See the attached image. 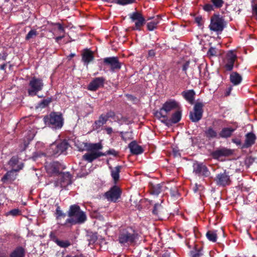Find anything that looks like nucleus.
<instances>
[{
  "instance_id": "nucleus-59",
  "label": "nucleus",
  "mask_w": 257,
  "mask_h": 257,
  "mask_svg": "<svg viewBox=\"0 0 257 257\" xmlns=\"http://www.w3.org/2000/svg\"><path fill=\"white\" fill-rule=\"evenodd\" d=\"M5 67H6V65L4 64V65H2L0 67V69L1 70H5Z\"/></svg>"
},
{
  "instance_id": "nucleus-62",
  "label": "nucleus",
  "mask_w": 257,
  "mask_h": 257,
  "mask_svg": "<svg viewBox=\"0 0 257 257\" xmlns=\"http://www.w3.org/2000/svg\"><path fill=\"white\" fill-rule=\"evenodd\" d=\"M27 145H28L27 144L25 143V144H24L25 147H24V148L22 150V151H24L25 149V148H26Z\"/></svg>"
},
{
  "instance_id": "nucleus-4",
  "label": "nucleus",
  "mask_w": 257,
  "mask_h": 257,
  "mask_svg": "<svg viewBox=\"0 0 257 257\" xmlns=\"http://www.w3.org/2000/svg\"><path fill=\"white\" fill-rule=\"evenodd\" d=\"M226 25V22L222 17L218 15H214L211 18L209 28L210 31L219 35L222 33Z\"/></svg>"
},
{
  "instance_id": "nucleus-39",
  "label": "nucleus",
  "mask_w": 257,
  "mask_h": 257,
  "mask_svg": "<svg viewBox=\"0 0 257 257\" xmlns=\"http://www.w3.org/2000/svg\"><path fill=\"white\" fill-rule=\"evenodd\" d=\"M120 134L121 135L122 139L124 141H126L132 139V135L131 133L120 132Z\"/></svg>"
},
{
  "instance_id": "nucleus-1",
  "label": "nucleus",
  "mask_w": 257,
  "mask_h": 257,
  "mask_svg": "<svg viewBox=\"0 0 257 257\" xmlns=\"http://www.w3.org/2000/svg\"><path fill=\"white\" fill-rule=\"evenodd\" d=\"M68 215L70 217L66 220L64 225L82 224L87 219L85 213L81 210L80 207L77 205L70 206L68 211Z\"/></svg>"
},
{
  "instance_id": "nucleus-17",
  "label": "nucleus",
  "mask_w": 257,
  "mask_h": 257,
  "mask_svg": "<svg viewBox=\"0 0 257 257\" xmlns=\"http://www.w3.org/2000/svg\"><path fill=\"white\" fill-rule=\"evenodd\" d=\"M181 111H177L172 114L170 118H168L167 116L165 118L162 119L161 121L167 125H170L179 122L181 118Z\"/></svg>"
},
{
  "instance_id": "nucleus-25",
  "label": "nucleus",
  "mask_w": 257,
  "mask_h": 257,
  "mask_svg": "<svg viewBox=\"0 0 257 257\" xmlns=\"http://www.w3.org/2000/svg\"><path fill=\"white\" fill-rule=\"evenodd\" d=\"M168 188L164 184H158L153 185L151 188V193L154 195H158L162 191H164Z\"/></svg>"
},
{
  "instance_id": "nucleus-53",
  "label": "nucleus",
  "mask_w": 257,
  "mask_h": 257,
  "mask_svg": "<svg viewBox=\"0 0 257 257\" xmlns=\"http://www.w3.org/2000/svg\"><path fill=\"white\" fill-rule=\"evenodd\" d=\"M107 154H110L115 156L116 155V152L114 150H110L107 152Z\"/></svg>"
},
{
  "instance_id": "nucleus-42",
  "label": "nucleus",
  "mask_w": 257,
  "mask_h": 257,
  "mask_svg": "<svg viewBox=\"0 0 257 257\" xmlns=\"http://www.w3.org/2000/svg\"><path fill=\"white\" fill-rule=\"evenodd\" d=\"M52 25L55 26V27L54 28V30L57 29L59 31V34H64L65 33V30L64 27L59 23L52 24Z\"/></svg>"
},
{
  "instance_id": "nucleus-23",
  "label": "nucleus",
  "mask_w": 257,
  "mask_h": 257,
  "mask_svg": "<svg viewBox=\"0 0 257 257\" xmlns=\"http://www.w3.org/2000/svg\"><path fill=\"white\" fill-rule=\"evenodd\" d=\"M121 168V166H117L114 168L109 167V169L111 172V176L115 183H116L119 180V172L120 171Z\"/></svg>"
},
{
  "instance_id": "nucleus-7",
  "label": "nucleus",
  "mask_w": 257,
  "mask_h": 257,
  "mask_svg": "<svg viewBox=\"0 0 257 257\" xmlns=\"http://www.w3.org/2000/svg\"><path fill=\"white\" fill-rule=\"evenodd\" d=\"M138 237V235L134 232H130L124 230L121 231L118 236V241L120 244H132Z\"/></svg>"
},
{
  "instance_id": "nucleus-51",
  "label": "nucleus",
  "mask_w": 257,
  "mask_h": 257,
  "mask_svg": "<svg viewBox=\"0 0 257 257\" xmlns=\"http://www.w3.org/2000/svg\"><path fill=\"white\" fill-rule=\"evenodd\" d=\"M105 130L108 135H111L113 132V130L111 127H106L105 128Z\"/></svg>"
},
{
  "instance_id": "nucleus-64",
  "label": "nucleus",
  "mask_w": 257,
  "mask_h": 257,
  "mask_svg": "<svg viewBox=\"0 0 257 257\" xmlns=\"http://www.w3.org/2000/svg\"><path fill=\"white\" fill-rule=\"evenodd\" d=\"M147 257H150V256L148 255Z\"/></svg>"
},
{
  "instance_id": "nucleus-56",
  "label": "nucleus",
  "mask_w": 257,
  "mask_h": 257,
  "mask_svg": "<svg viewBox=\"0 0 257 257\" xmlns=\"http://www.w3.org/2000/svg\"><path fill=\"white\" fill-rule=\"evenodd\" d=\"M149 55L150 56H154L155 55V52H154V50H151L149 51Z\"/></svg>"
},
{
  "instance_id": "nucleus-3",
  "label": "nucleus",
  "mask_w": 257,
  "mask_h": 257,
  "mask_svg": "<svg viewBox=\"0 0 257 257\" xmlns=\"http://www.w3.org/2000/svg\"><path fill=\"white\" fill-rule=\"evenodd\" d=\"M68 146V143L65 141L54 142L51 144L47 150L48 155L57 157L61 154L65 155Z\"/></svg>"
},
{
  "instance_id": "nucleus-63",
  "label": "nucleus",
  "mask_w": 257,
  "mask_h": 257,
  "mask_svg": "<svg viewBox=\"0 0 257 257\" xmlns=\"http://www.w3.org/2000/svg\"><path fill=\"white\" fill-rule=\"evenodd\" d=\"M196 21L197 22H198V23H199V19L198 18H197L196 19Z\"/></svg>"
},
{
  "instance_id": "nucleus-60",
  "label": "nucleus",
  "mask_w": 257,
  "mask_h": 257,
  "mask_svg": "<svg viewBox=\"0 0 257 257\" xmlns=\"http://www.w3.org/2000/svg\"><path fill=\"white\" fill-rule=\"evenodd\" d=\"M198 188L197 187H195L193 188V190L194 192H196L197 191Z\"/></svg>"
},
{
  "instance_id": "nucleus-58",
  "label": "nucleus",
  "mask_w": 257,
  "mask_h": 257,
  "mask_svg": "<svg viewBox=\"0 0 257 257\" xmlns=\"http://www.w3.org/2000/svg\"><path fill=\"white\" fill-rule=\"evenodd\" d=\"M199 255L200 254L199 253H196L192 254V257H199Z\"/></svg>"
},
{
  "instance_id": "nucleus-41",
  "label": "nucleus",
  "mask_w": 257,
  "mask_h": 257,
  "mask_svg": "<svg viewBox=\"0 0 257 257\" xmlns=\"http://www.w3.org/2000/svg\"><path fill=\"white\" fill-rule=\"evenodd\" d=\"M136 0H115V3L119 5L124 6L132 4Z\"/></svg>"
},
{
  "instance_id": "nucleus-5",
  "label": "nucleus",
  "mask_w": 257,
  "mask_h": 257,
  "mask_svg": "<svg viewBox=\"0 0 257 257\" xmlns=\"http://www.w3.org/2000/svg\"><path fill=\"white\" fill-rule=\"evenodd\" d=\"M44 121L50 127L56 130L61 128L63 124L61 114L56 112H52L49 115L45 116Z\"/></svg>"
},
{
  "instance_id": "nucleus-29",
  "label": "nucleus",
  "mask_w": 257,
  "mask_h": 257,
  "mask_svg": "<svg viewBox=\"0 0 257 257\" xmlns=\"http://www.w3.org/2000/svg\"><path fill=\"white\" fill-rule=\"evenodd\" d=\"M107 120L105 117L104 114H101L97 120H96L93 125V128L94 130H98L104 124L106 123Z\"/></svg>"
},
{
  "instance_id": "nucleus-2",
  "label": "nucleus",
  "mask_w": 257,
  "mask_h": 257,
  "mask_svg": "<svg viewBox=\"0 0 257 257\" xmlns=\"http://www.w3.org/2000/svg\"><path fill=\"white\" fill-rule=\"evenodd\" d=\"M179 103L174 99H170L165 102L159 110L157 111L155 115L156 117L161 120L167 116L168 113L171 110L177 109Z\"/></svg>"
},
{
  "instance_id": "nucleus-34",
  "label": "nucleus",
  "mask_w": 257,
  "mask_h": 257,
  "mask_svg": "<svg viewBox=\"0 0 257 257\" xmlns=\"http://www.w3.org/2000/svg\"><path fill=\"white\" fill-rule=\"evenodd\" d=\"M231 152L227 149H221L215 152L214 155L217 157L228 156L231 154Z\"/></svg>"
},
{
  "instance_id": "nucleus-52",
  "label": "nucleus",
  "mask_w": 257,
  "mask_h": 257,
  "mask_svg": "<svg viewBox=\"0 0 257 257\" xmlns=\"http://www.w3.org/2000/svg\"><path fill=\"white\" fill-rule=\"evenodd\" d=\"M232 89V87L231 86H230L229 87H228L226 90V92H225V96H228L230 95V92L231 91Z\"/></svg>"
},
{
  "instance_id": "nucleus-20",
  "label": "nucleus",
  "mask_w": 257,
  "mask_h": 257,
  "mask_svg": "<svg viewBox=\"0 0 257 257\" xmlns=\"http://www.w3.org/2000/svg\"><path fill=\"white\" fill-rule=\"evenodd\" d=\"M105 154L101 152H91L86 153L83 156V159L88 162H92L95 159L101 156H105Z\"/></svg>"
},
{
  "instance_id": "nucleus-11",
  "label": "nucleus",
  "mask_w": 257,
  "mask_h": 257,
  "mask_svg": "<svg viewBox=\"0 0 257 257\" xmlns=\"http://www.w3.org/2000/svg\"><path fill=\"white\" fill-rule=\"evenodd\" d=\"M18 163V159L16 157H13L11 158L9 162V164L13 167V169L11 171L8 172L2 178V181L5 182L7 180L11 179L10 176L13 172H17L20 170L22 169L23 167V164L20 163L15 168L16 165Z\"/></svg>"
},
{
  "instance_id": "nucleus-6",
  "label": "nucleus",
  "mask_w": 257,
  "mask_h": 257,
  "mask_svg": "<svg viewBox=\"0 0 257 257\" xmlns=\"http://www.w3.org/2000/svg\"><path fill=\"white\" fill-rule=\"evenodd\" d=\"M44 83L41 79L33 77L30 80L28 93L29 95L31 96H35L38 92L41 91L43 88Z\"/></svg>"
},
{
  "instance_id": "nucleus-13",
  "label": "nucleus",
  "mask_w": 257,
  "mask_h": 257,
  "mask_svg": "<svg viewBox=\"0 0 257 257\" xmlns=\"http://www.w3.org/2000/svg\"><path fill=\"white\" fill-rule=\"evenodd\" d=\"M104 65L108 66L112 72L119 70L121 68V63L116 57H106L103 59Z\"/></svg>"
},
{
  "instance_id": "nucleus-36",
  "label": "nucleus",
  "mask_w": 257,
  "mask_h": 257,
  "mask_svg": "<svg viewBox=\"0 0 257 257\" xmlns=\"http://www.w3.org/2000/svg\"><path fill=\"white\" fill-rule=\"evenodd\" d=\"M207 56L209 57H215L219 55V50L216 49L215 47H211L207 53Z\"/></svg>"
},
{
  "instance_id": "nucleus-54",
  "label": "nucleus",
  "mask_w": 257,
  "mask_h": 257,
  "mask_svg": "<svg viewBox=\"0 0 257 257\" xmlns=\"http://www.w3.org/2000/svg\"><path fill=\"white\" fill-rule=\"evenodd\" d=\"M160 205L159 204H156L154 206V209L153 210V213L154 214H157V209L158 207H159Z\"/></svg>"
},
{
  "instance_id": "nucleus-9",
  "label": "nucleus",
  "mask_w": 257,
  "mask_h": 257,
  "mask_svg": "<svg viewBox=\"0 0 257 257\" xmlns=\"http://www.w3.org/2000/svg\"><path fill=\"white\" fill-rule=\"evenodd\" d=\"M214 181L218 186L221 187L229 185L231 183L230 176L226 170L217 174Z\"/></svg>"
},
{
  "instance_id": "nucleus-10",
  "label": "nucleus",
  "mask_w": 257,
  "mask_h": 257,
  "mask_svg": "<svg viewBox=\"0 0 257 257\" xmlns=\"http://www.w3.org/2000/svg\"><path fill=\"white\" fill-rule=\"evenodd\" d=\"M203 104L201 102H197L194 106L193 111L190 112L189 116L193 122H197L200 120L203 114Z\"/></svg>"
},
{
  "instance_id": "nucleus-49",
  "label": "nucleus",
  "mask_w": 257,
  "mask_h": 257,
  "mask_svg": "<svg viewBox=\"0 0 257 257\" xmlns=\"http://www.w3.org/2000/svg\"><path fill=\"white\" fill-rule=\"evenodd\" d=\"M252 13L257 20V4L252 6Z\"/></svg>"
},
{
  "instance_id": "nucleus-26",
  "label": "nucleus",
  "mask_w": 257,
  "mask_h": 257,
  "mask_svg": "<svg viewBox=\"0 0 257 257\" xmlns=\"http://www.w3.org/2000/svg\"><path fill=\"white\" fill-rule=\"evenodd\" d=\"M230 80L234 85H237L241 83L242 77L238 73L233 72L230 75Z\"/></svg>"
},
{
  "instance_id": "nucleus-47",
  "label": "nucleus",
  "mask_w": 257,
  "mask_h": 257,
  "mask_svg": "<svg viewBox=\"0 0 257 257\" xmlns=\"http://www.w3.org/2000/svg\"><path fill=\"white\" fill-rule=\"evenodd\" d=\"M20 213V210L18 209H14L11 210L9 212V214L13 216H17L19 215Z\"/></svg>"
},
{
  "instance_id": "nucleus-55",
  "label": "nucleus",
  "mask_w": 257,
  "mask_h": 257,
  "mask_svg": "<svg viewBox=\"0 0 257 257\" xmlns=\"http://www.w3.org/2000/svg\"><path fill=\"white\" fill-rule=\"evenodd\" d=\"M64 37V35H63L62 36H59L55 38L56 41L57 42H58L59 41L61 40L62 39H63Z\"/></svg>"
},
{
  "instance_id": "nucleus-28",
  "label": "nucleus",
  "mask_w": 257,
  "mask_h": 257,
  "mask_svg": "<svg viewBox=\"0 0 257 257\" xmlns=\"http://www.w3.org/2000/svg\"><path fill=\"white\" fill-rule=\"evenodd\" d=\"M184 98L189 103L192 104L194 101L195 92L193 90L184 91L182 93Z\"/></svg>"
},
{
  "instance_id": "nucleus-16",
  "label": "nucleus",
  "mask_w": 257,
  "mask_h": 257,
  "mask_svg": "<svg viewBox=\"0 0 257 257\" xmlns=\"http://www.w3.org/2000/svg\"><path fill=\"white\" fill-rule=\"evenodd\" d=\"M104 81L105 79L103 77H96L89 84L88 89L91 91H96L103 86Z\"/></svg>"
},
{
  "instance_id": "nucleus-32",
  "label": "nucleus",
  "mask_w": 257,
  "mask_h": 257,
  "mask_svg": "<svg viewBox=\"0 0 257 257\" xmlns=\"http://www.w3.org/2000/svg\"><path fill=\"white\" fill-rule=\"evenodd\" d=\"M25 250L22 247H17L10 254V257H24Z\"/></svg>"
},
{
  "instance_id": "nucleus-33",
  "label": "nucleus",
  "mask_w": 257,
  "mask_h": 257,
  "mask_svg": "<svg viewBox=\"0 0 257 257\" xmlns=\"http://www.w3.org/2000/svg\"><path fill=\"white\" fill-rule=\"evenodd\" d=\"M160 18L158 16L154 19L151 22L147 24V28L149 31H153L157 28V25L159 23Z\"/></svg>"
},
{
  "instance_id": "nucleus-18",
  "label": "nucleus",
  "mask_w": 257,
  "mask_h": 257,
  "mask_svg": "<svg viewBox=\"0 0 257 257\" xmlns=\"http://www.w3.org/2000/svg\"><path fill=\"white\" fill-rule=\"evenodd\" d=\"M256 140V136L253 133H248L245 136V141L242 148H248L252 146Z\"/></svg>"
},
{
  "instance_id": "nucleus-14",
  "label": "nucleus",
  "mask_w": 257,
  "mask_h": 257,
  "mask_svg": "<svg viewBox=\"0 0 257 257\" xmlns=\"http://www.w3.org/2000/svg\"><path fill=\"white\" fill-rule=\"evenodd\" d=\"M120 194L119 188L114 186L105 193V196L108 200L115 202L120 197Z\"/></svg>"
},
{
  "instance_id": "nucleus-57",
  "label": "nucleus",
  "mask_w": 257,
  "mask_h": 257,
  "mask_svg": "<svg viewBox=\"0 0 257 257\" xmlns=\"http://www.w3.org/2000/svg\"><path fill=\"white\" fill-rule=\"evenodd\" d=\"M173 152H174L175 156H177L180 155V153L178 152V151H177L176 150H174Z\"/></svg>"
},
{
  "instance_id": "nucleus-30",
  "label": "nucleus",
  "mask_w": 257,
  "mask_h": 257,
  "mask_svg": "<svg viewBox=\"0 0 257 257\" xmlns=\"http://www.w3.org/2000/svg\"><path fill=\"white\" fill-rule=\"evenodd\" d=\"M205 134L206 137L209 139L218 138V134L217 132L211 127H209L206 130Z\"/></svg>"
},
{
  "instance_id": "nucleus-48",
  "label": "nucleus",
  "mask_w": 257,
  "mask_h": 257,
  "mask_svg": "<svg viewBox=\"0 0 257 257\" xmlns=\"http://www.w3.org/2000/svg\"><path fill=\"white\" fill-rule=\"evenodd\" d=\"M189 66V61L186 62L183 65L182 70H183V71H185L186 75H187V73L186 71L187 70V69L188 68Z\"/></svg>"
},
{
  "instance_id": "nucleus-43",
  "label": "nucleus",
  "mask_w": 257,
  "mask_h": 257,
  "mask_svg": "<svg viewBox=\"0 0 257 257\" xmlns=\"http://www.w3.org/2000/svg\"><path fill=\"white\" fill-rule=\"evenodd\" d=\"M51 101V99H47L42 100L41 102L39 103V107L44 108L47 106L50 103Z\"/></svg>"
},
{
  "instance_id": "nucleus-61",
  "label": "nucleus",
  "mask_w": 257,
  "mask_h": 257,
  "mask_svg": "<svg viewBox=\"0 0 257 257\" xmlns=\"http://www.w3.org/2000/svg\"><path fill=\"white\" fill-rule=\"evenodd\" d=\"M74 56H75V54H74L71 53V54H70V55H69V57L70 58H72V57H73Z\"/></svg>"
},
{
  "instance_id": "nucleus-44",
  "label": "nucleus",
  "mask_w": 257,
  "mask_h": 257,
  "mask_svg": "<svg viewBox=\"0 0 257 257\" xmlns=\"http://www.w3.org/2000/svg\"><path fill=\"white\" fill-rule=\"evenodd\" d=\"M204 10L206 12H210L213 11L215 9L211 3V4H206L204 6Z\"/></svg>"
},
{
  "instance_id": "nucleus-22",
  "label": "nucleus",
  "mask_w": 257,
  "mask_h": 257,
  "mask_svg": "<svg viewBox=\"0 0 257 257\" xmlns=\"http://www.w3.org/2000/svg\"><path fill=\"white\" fill-rule=\"evenodd\" d=\"M235 131L234 128L232 127H224L218 134V138H227L230 137Z\"/></svg>"
},
{
  "instance_id": "nucleus-31",
  "label": "nucleus",
  "mask_w": 257,
  "mask_h": 257,
  "mask_svg": "<svg viewBox=\"0 0 257 257\" xmlns=\"http://www.w3.org/2000/svg\"><path fill=\"white\" fill-rule=\"evenodd\" d=\"M65 217L66 214L61 210L60 207L58 206L56 210V218L58 223L62 225H64V223L61 222V220L64 218Z\"/></svg>"
},
{
  "instance_id": "nucleus-35",
  "label": "nucleus",
  "mask_w": 257,
  "mask_h": 257,
  "mask_svg": "<svg viewBox=\"0 0 257 257\" xmlns=\"http://www.w3.org/2000/svg\"><path fill=\"white\" fill-rule=\"evenodd\" d=\"M207 239L212 242H215L217 240L216 230H209L206 234Z\"/></svg>"
},
{
  "instance_id": "nucleus-46",
  "label": "nucleus",
  "mask_w": 257,
  "mask_h": 257,
  "mask_svg": "<svg viewBox=\"0 0 257 257\" xmlns=\"http://www.w3.org/2000/svg\"><path fill=\"white\" fill-rule=\"evenodd\" d=\"M104 116L106 119L108 120L109 118H113L115 116V113L112 111H109Z\"/></svg>"
},
{
  "instance_id": "nucleus-27",
  "label": "nucleus",
  "mask_w": 257,
  "mask_h": 257,
  "mask_svg": "<svg viewBox=\"0 0 257 257\" xmlns=\"http://www.w3.org/2000/svg\"><path fill=\"white\" fill-rule=\"evenodd\" d=\"M94 58L92 52L89 50H85L82 54V60L84 64L88 65Z\"/></svg>"
},
{
  "instance_id": "nucleus-24",
  "label": "nucleus",
  "mask_w": 257,
  "mask_h": 257,
  "mask_svg": "<svg viewBox=\"0 0 257 257\" xmlns=\"http://www.w3.org/2000/svg\"><path fill=\"white\" fill-rule=\"evenodd\" d=\"M86 150L91 152H99L98 151L102 148V146L100 143H89L85 145Z\"/></svg>"
},
{
  "instance_id": "nucleus-8",
  "label": "nucleus",
  "mask_w": 257,
  "mask_h": 257,
  "mask_svg": "<svg viewBox=\"0 0 257 257\" xmlns=\"http://www.w3.org/2000/svg\"><path fill=\"white\" fill-rule=\"evenodd\" d=\"M131 21L135 22V27L133 28L134 30H141V27L145 23V19L142 15L139 12L136 11L128 15Z\"/></svg>"
},
{
  "instance_id": "nucleus-50",
  "label": "nucleus",
  "mask_w": 257,
  "mask_h": 257,
  "mask_svg": "<svg viewBox=\"0 0 257 257\" xmlns=\"http://www.w3.org/2000/svg\"><path fill=\"white\" fill-rule=\"evenodd\" d=\"M232 142L237 146H240L241 145V140L238 139H233Z\"/></svg>"
},
{
  "instance_id": "nucleus-37",
  "label": "nucleus",
  "mask_w": 257,
  "mask_h": 257,
  "mask_svg": "<svg viewBox=\"0 0 257 257\" xmlns=\"http://www.w3.org/2000/svg\"><path fill=\"white\" fill-rule=\"evenodd\" d=\"M55 242L58 245L61 247H67L70 245V243L68 240H60L56 239Z\"/></svg>"
},
{
  "instance_id": "nucleus-38",
  "label": "nucleus",
  "mask_w": 257,
  "mask_h": 257,
  "mask_svg": "<svg viewBox=\"0 0 257 257\" xmlns=\"http://www.w3.org/2000/svg\"><path fill=\"white\" fill-rule=\"evenodd\" d=\"M38 35V33L36 30L32 29L29 32L26 36V40H29L31 39L34 38Z\"/></svg>"
},
{
  "instance_id": "nucleus-45",
  "label": "nucleus",
  "mask_w": 257,
  "mask_h": 257,
  "mask_svg": "<svg viewBox=\"0 0 257 257\" xmlns=\"http://www.w3.org/2000/svg\"><path fill=\"white\" fill-rule=\"evenodd\" d=\"M170 193H171L172 197H173L178 198L179 196V194L178 193V189L176 187L171 188L170 189Z\"/></svg>"
},
{
  "instance_id": "nucleus-12",
  "label": "nucleus",
  "mask_w": 257,
  "mask_h": 257,
  "mask_svg": "<svg viewBox=\"0 0 257 257\" xmlns=\"http://www.w3.org/2000/svg\"><path fill=\"white\" fill-rule=\"evenodd\" d=\"M236 58V55L233 51H230L227 53L223 60V66L226 71H230L232 70Z\"/></svg>"
},
{
  "instance_id": "nucleus-19",
  "label": "nucleus",
  "mask_w": 257,
  "mask_h": 257,
  "mask_svg": "<svg viewBox=\"0 0 257 257\" xmlns=\"http://www.w3.org/2000/svg\"><path fill=\"white\" fill-rule=\"evenodd\" d=\"M61 165L57 162H54L47 164L45 168L47 172L51 175L59 173Z\"/></svg>"
},
{
  "instance_id": "nucleus-40",
  "label": "nucleus",
  "mask_w": 257,
  "mask_h": 257,
  "mask_svg": "<svg viewBox=\"0 0 257 257\" xmlns=\"http://www.w3.org/2000/svg\"><path fill=\"white\" fill-rule=\"evenodd\" d=\"M211 2L215 9L220 8L224 4L223 0H211Z\"/></svg>"
},
{
  "instance_id": "nucleus-15",
  "label": "nucleus",
  "mask_w": 257,
  "mask_h": 257,
  "mask_svg": "<svg viewBox=\"0 0 257 257\" xmlns=\"http://www.w3.org/2000/svg\"><path fill=\"white\" fill-rule=\"evenodd\" d=\"M193 167V172L199 176L207 177L210 174V172L207 167L202 163L196 162L194 163Z\"/></svg>"
},
{
  "instance_id": "nucleus-21",
  "label": "nucleus",
  "mask_w": 257,
  "mask_h": 257,
  "mask_svg": "<svg viewBox=\"0 0 257 257\" xmlns=\"http://www.w3.org/2000/svg\"><path fill=\"white\" fill-rule=\"evenodd\" d=\"M128 148L131 152L133 154L139 155L143 152L142 148L137 144L136 142H131L128 145Z\"/></svg>"
}]
</instances>
